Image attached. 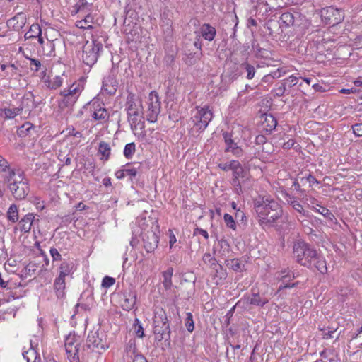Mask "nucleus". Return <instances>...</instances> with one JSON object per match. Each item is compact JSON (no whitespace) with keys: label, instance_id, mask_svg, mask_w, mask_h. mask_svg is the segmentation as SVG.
I'll return each instance as SVG.
<instances>
[{"label":"nucleus","instance_id":"f03ea898","mask_svg":"<svg viewBox=\"0 0 362 362\" xmlns=\"http://www.w3.org/2000/svg\"><path fill=\"white\" fill-rule=\"evenodd\" d=\"M255 211L262 226L274 223L282 215V210L277 202L268 197L259 198L254 202Z\"/></svg>","mask_w":362,"mask_h":362},{"label":"nucleus","instance_id":"c85d7f7f","mask_svg":"<svg viewBox=\"0 0 362 362\" xmlns=\"http://www.w3.org/2000/svg\"><path fill=\"white\" fill-rule=\"evenodd\" d=\"M22 110V107L13 108H0V117L5 119H13L18 115H20Z\"/></svg>","mask_w":362,"mask_h":362},{"label":"nucleus","instance_id":"c756f323","mask_svg":"<svg viewBox=\"0 0 362 362\" xmlns=\"http://www.w3.org/2000/svg\"><path fill=\"white\" fill-rule=\"evenodd\" d=\"M65 279L62 278H56L54 283V288L55 291V293L58 298H63L65 296Z\"/></svg>","mask_w":362,"mask_h":362},{"label":"nucleus","instance_id":"cd10ccee","mask_svg":"<svg viewBox=\"0 0 362 362\" xmlns=\"http://www.w3.org/2000/svg\"><path fill=\"white\" fill-rule=\"evenodd\" d=\"M35 221V216L33 214H28L25 215L19 222L21 230L25 233L29 232Z\"/></svg>","mask_w":362,"mask_h":362},{"label":"nucleus","instance_id":"7c9ffc66","mask_svg":"<svg viewBox=\"0 0 362 362\" xmlns=\"http://www.w3.org/2000/svg\"><path fill=\"white\" fill-rule=\"evenodd\" d=\"M75 8H76V13L81 15L86 14L90 11L92 4H89L86 0H78Z\"/></svg>","mask_w":362,"mask_h":362},{"label":"nucleus","instance_id":"4be33fe9","mask_svg":"<svg viewBox=\"0 0 362 362\" xmlns=\"http://www.w3.org/2000/svg\"><path fill=\"white\" fill-rule=\"evenodd\" d=\"M194 46L196 47L197 51L194 53H186L187 55H188V57L186 60V63L188 65H193L195 64L198 61L200 60L202 52V40L200 39V35H197L196 37L195 41L193 43Z\"/></svg>","mask_w":362,"mask_h":362},{"label":"nucleus","instance_id":"423d86ee","mask_svg":"<svg viewBox=\"0 0 362 362\" xmlns=\"http://www.w3.org/2000/svg\"><path fill=\"white\" fill-rule=\"evenodd\" d=\"M213 118V112L209 106L197 107L195 114L191 117L193 127L192 132L199 134L208 126Z\"/></svg>","mask_w":362,"mask_h":362},{"label":"nucleus","instance_id":"a211bd4d","mask_svg":"<svg viewBox=\"0 0 362 362\" xmlns=\"http://www.w3.org/2000/svg\"><path fill=\"white\" fill-rule=\"evenodd\" d=\"M144 247L147 252H153L158 247V236L153 230H148L142 235Z\"/></svg>","mask_w":362,"mask_h":362},{"label":"nucleus","instance_id":"412c9836","mask_svg":"<svg viewBox=\"0 0 362 362\" xmlns=\"http://www.w3.org/2000/svg\"><path fill=\"white\" fill-rule=\"evenodd\" d=\"M136 301V293L135 291L129 289V291H125L122 293V298L121 300V306L123 310L129 311L132 310Z\"/></svg>","mask_w":362,"mask_h":362},{"label":"nucleus","instance_id":"8fccbe9b","mask_svg":"<svg viewBox=\"0 0 362 362\" xmlns=\"http://www.w3.org/2000/svg\"><path fill=\"white\" fill-rule=\"evenodd\" d=\"M9 170H11L9 167L8 162L0 155V170L6 173V171L9 172Z\"/></svg>","mask_w":362,"mask_h":362},{"label":"nucleus","instance_id":"ddd939ff","mask_svg":"<svg viewBox=\"0 0 362 362\" xmlns=\"http://www.w3.org/2000/svg\"><path fill=\"white\" fill-rule=\"evenodd\" d=\"M145 0H127L125 8V19H138L144 12ZM126 20H124L125 21Z\"/></svg>","mask_w":362,"mask_h":362},{"label":"nucleus","instance_id":"dca6fc26","mask_svg":"<svg viewBox=\"0 0 362 362\" xmlns=\"http://www.w3.org/2000/svg\"><path fill=\"white\" fill-rule=\"evenodd\" d=\"M275 278L282 284L279 286L276 294L279 293L283 289L286 288H292L296 286V284H288V282L294 279V274L288 269H284L275 274Z\"/></svg>","mask_w":362,"mask_h":362},{"label":"nucleus","instance_id":"f3484780","mask_svg":"<svg viewBox=\"0 0 362 362\" xmlns=\"http://www.w3.org/2000/svg\"><path fill=\"white\" fill-rule=\"evenodd\" d=\"M303 21V17L298 12H295L294 13L286 12L282 13L280 17L281 23L285 25L286 27H299Z\"/></svg>","mask_w":362,"mask_h":362},{"label":"nucleus","instance_id":"4468645a","mask_svg":"<svg viewBox=\"0 0 362 362\" xmlns=\"http://www.w3.org/2000/svg\"><path fill=\"white\" fill-rule=\"evenodd\" d=\"M86 346L89 349H97L98 351L105 350L107 348L105 341L103 340V333H99L98 331L90 332L88 334L86 339Z\"/></svg>","mask_w":362,"mask_h":362},{"label":"nucleus","instance_id":"0e129e2a","mask_svg":"<svg viewBox=\"0 0 362 362\" xmlns=\"http://www.w3.org/2000/svg\"><path fill=\"white\" fill-rule=\"evenodd\" d=\"M66 131H67L69 135H71V136H73L77 137V138L82 137L81 132H80L78 131H76L74 127L67 128Z\"/></svg>","mask_w":362,"mask_h":362},{"label":"nucleus","instance_id":"a19ab883","mask_svg":"<svg viewBox=\"0 0 362 362\" xmlns=\"http://www.w3.org/2000/svg\"><path fill=\"white\" fill-rule=\"evenodd\" d=\"M126 352L127 356L132 358L134 356L137 354L136 346L134 341H129L126 346Z\"/></svg>","mask_w":362,"mask_h":362},{"label":"nucleus","instance_id":"37998d69","mask_svg":"<svg viewBox=\"0 0 362 362\" xmlns=\"http://www.w3.org/2000/svg\"><path fill=\"white\" fill-rule=\"evenodd\" d=\"M241 66L246 71V72H247L246 77L247 79H252L254 78L256 71H255V68L252 65H251L248 63H243L241 64Z\"/></svg>","mask_w":362,"mask_h":362},{"label":"nucleus","instance_id":"774afa93","mask_svg":"<svg viewBox=\"0 0 362 362\" xmlns=\"http://www.w3.org/2000/svg\"><path fill=\"white\" fill-rule=\"evenodd\" d=\"M266 141H267V138L265 137V136L259 134L256 136L255 143L257 144H258V145L264 144L266 143Z\"/></svg>","mask_w":362,"mask_h":362},{"label":"nucleus","instance_id":"9d476101","mask_svg":"<svg viewBox=\"0 0 362 362\" xmlns=\"http://www.w3.org/2000/svg\"><path fill=\"white\" fill-rule=\"evenodd\" d=\"M82 88L79 83H74L69 88L61 91L63 98L59 101V105L64 108L74 105L81 93Z\"/></svg>","mask_w":362,"mask_h":362},{"label":"nucleus","instance_id":"6ab92c4d","mask_svg":"<svg viewBox=\"0 0 362 362\" xmlns=\"http://www.w3.org/2000/svg\"><path fill=\"white\" fill-rule=\"evenodd\" d=\"M223 137L226 144L225 152H230L236 157L242 156L243 149L235 142L230 133L223 132Z\"/></svg>","mask_w":362,"mask_h":362},{"label":"nucleus","instance_id":"bb28decb","mask_svg":"<svg viewBox=\"0 0 362 362\" xmlns=\"http://www.w3.org/2000/svg\"><path fill=\"white\" fill-rule=\"evenodd\" d=\"M200 33L206 40L212 41L216 35V30L210 24L204 23L200 28Z\"/></svg>","mask_w":362,"mask_h":362},{"label":"nucleus","instance_id":"49530a36","mask_svg":"<svg viewBox=\"0 0 362 362\" xmlns=\"http://www.w3.org/2000/svg\"><path fill=\"white\" fill-rule=\"evenodd\" d=\"M238 160H231L230 162L222 163L218 165V167L223 171L233 170V166H235Z\"/></svg>","mask_w":362,"mask_h":362},{"label":"nucleus","instance_id":"4c0bfd02","mask_svg":"<svg viewBox=\"0 0 362 362\" xmlns=\"http://www.w3.org/2000/svg\"><path fill=\"white\" fill-rule=\"evenodd\" d=\"M316 206H319V209H317V212L319 214H322L324 217L331 221H336L334 215L328 209L319 204H316Z\"/></svg>","mask_w":362,"mask_h":362},{"label":"nucleus","instance_id":"aec40b11","mask_svg":"<svg viewBox=\"0 0 362 362\" xmlns=\"http://www.w3.org/2000/svg\"><path fill=\"white\" fill-rule=\"evenodd\" d=\"M90 107L93 108L92 117L94 120L106 122L109 119V112L98 101H93L90 104Z\"/></svg>","mask_w":362,"mask_h":362},{"label":"nucleus","instance_id":"052dcab7","mask_svg":"<svg viewBox=\"0 0 362 362\" xmlns=\"http://www.w3.org/2000/svg\"><path fill=\"white\" fill-rule=\"evenodd\" d=\"M49 252L54 261L62 259V255L56 248L51 247Z\"/></svg>","mask_w":362,"mask_h":362},{"label":"nucleus","instance_id":"7ed1b4c3","mask_svg":"<svg viewBox=\"0 0 362 362\" xmlns=\"http://www.w3.org/2000/svg\"><path fill=\"white\" fill-rule=\"evenodd\" d=\"M5 178L8 189L16 199L23 200L28 196L30 192L28 180L24 177L23 172L9 170Z\"/></svg>","mask_w":362,"mask_h":362},{"label":"nucleus","instance_id":"79ce46f5","mask_svg":"<svg viewBox=\"0 0 362 362\" xmlns=\"http://www.w3.org/2000/svg\"><path fill=\"white\" fill-rule=\"evenodd\" d=\"M186 318L185 320V325L189 332H192L194 329V323L193 317L191 313H187Z\"/></svg>","mask_w":362,"mask_h":362},{"label":"nucleus","instance_id":"1a4fd4ad","mask_svg":"<svg viewBox=\"0 0 362 362\" xmlns=\"http://www.w3.org/2000/svg\"><path fill=\"white\" fill-rule=\"evenodd\" d=\"M160 112V101L156 91L152 90L148 95L147 108L144 110L145 117L151 123H154L158 119Z\"/></svg>","mask_w":362,"mask_h":362},{"label":"nucleus","instance_id":"5701e85b","mask_svg":"<svg viewBox=\"0 0 362 362\" xmlns=\"http://www.w3.org/2000/svg\"><path fill=\"white\" fill-rule=\"evenodd\" d=\"M26 23V16L25 13H18L14 17L7 21V25L13 30L18 31L22 29Z\"/></svg>","mask_w":362,"mask_h":362},{"label":"nucleus","instance_id":"e433bc0d","mask_svg":"<svg viewBox=\"0 0 362 362\" xmlns=\"http://www.w3.org/2000/svg\"><path fill=\"white\" fill-rule=\"evenodd\" d=\"M7 216L8 219L13 223H15L18 220V207L16 204L11 205L7 212Z\"/></svg>","mask_w":362,"mask_h":362},{"label":"nucleus","instance_id":"13d9d810","mask_svg":"<svg viewBox=\"0 0 362 362\" xmlns=\"http://www.w3.org/2000/svg\"><path fill=\"white\" fill-rule=\"evenodd\" d=\"M203 260L205 263L208 262L211 266L216 264V259L214 257H212L209 253H206L204 255Z\"/></svg>","mask_w":362,"mask_h":362},{"label":"nucleus","instance_id":"a878e982","mask_svg":"<svg viewBox=\"0 0 362 362\" xmlns=\"http://www.w3.org/2000/svg\"><path fill=\"white\" fill-rule=\"evenodd\" d=\"M276 125L277 120L272 115H264V119L262 124L263 131L270 134L276 128Z\"/></svg>","mask_w":362,"mask_h":362},{"label":"nucleus","instance_id":"bf43d9fd","mask_svg":"<svg viewBox=\"0 0 362 362\" xmlns=\"http://www.w3.org/2000/svg\"><path fill=\"white\" fill-rule=\"evenodd\" d=\"M300 180L301 181H303L304 180H305L307 182H309L310 184V186H313L314 184H318L319 182L318 180L314 177L311 174H309L306 177H300Z\"/></svg>","mask_w":362,"mask_h":362},{"label":"nucleus","instance_id":"2eb2a0df","mask_svg":"<svg viewBox=\"0 0 362 362\" xmlns=\"http://www.w3.org/2000/svg\"><path fill=\"white\" fill-rule=\"evenodd\" d=\"M268 303L267 298H262L259 293H252L250 296H245L240 300L237 303V305L243 304V307L245 309H250V305H256L263 307Z\"/></svg>","mask_w":362,"mask_h":362},{"label":"nucleus","instance_id":"680f3d73","mask_svg":"<svg viewBox=\"0 0 362 362\" xmlns=\"http://www.w3.org/2000/svg\"><path fill=\"white\" fill-rule=\"evenodd\" d=\"M193 235H202L206 240H207L209 238L208 232L206 230H205L202 228H196L194 230Z\"/></svg>","mask_w":362,"mask_h":362},{"label":"nucleus","instance_id":"338daca9","mask_svg":"<svg viewBox=\"0 0 362 362\" xmlns=\"http://www.w3.org/2000/svg\"><path fill=\"white\" fill-rule=\"evenodd\" d=\"M295 143H296L295 140L291 139H288L286 142H284L282 147L284 149H291V148L293 147Z\"/></svg>","mask_w":362,"mask_h":362},{"label":"nucleus","instance_id":"72a5a7b5","mask_svg":"<svg viewBox=\"0 0 362 362\" xmlns=\"http://www.w3.org/2000/svg\"><path fill=\"white\" fill-rule=\"evenodd\" d=\"M173 273V268H168L166 271L163 272V284L164 288L168 290L170 289L172 286V276Z\"/></svg>","mask_w":362,"mask_h":362},{"label":"nucleus","instance_id":"b1692460","mask_svg":"<svg viewBox=\"0 0 362 362\" xmlns=\"http://www.w3.org/2000/svg\"><path fill=\"white\" fill-rule=\"evenodd\" d=\"M283 198L286 200L288 204L291 205L294 210L301 214L304 216H308V211H305L301 204L298 202L294 197H292L287 192H282Z\"/></svg>","mask_w":362,"mask_h":362},{"label":"nucleus","instance_id":"e2e57ef3","mask_svg":"<svg viewBox=\"0 0 362 362\" xmlns=\"http://www.w3.org/2000/svg\"><path fill=\"white\" fill-rule=\"evenodd\" d=\"M289 87L296 86L298 82V78L294 76H291L285 80Z\"/></svg>","mask_w":362,"mask_h":362},{"label":"nucleus","instance_id":"a18cd8bd","mask_svg":"<svg viewBox=\"0 0 362 362\" xmlns=\"http://www.w3.org/2000/svg\"><path fill=\"white\" fill-rule=\"evenodd\" d=\"M134 332L138 337L142 338L144 336V328L140 321L136 318L134 322Z\"/></svg>","mask_w":362,"mask_h":362},{"label":"nucleus","instance_id":"20e7f679","mask_svg":"<svg viewBox=\"0 0 362 362\" xmlns=\"http://www.w3.org/2000/svg\"><path fill=\"white\" fill-rule=\"evenodd\" d=\"M141 108H142L141 100L134 94L129 93L127 97L126 110L132 129H136L138 127L141 129L144 128V122L142 120L144 119L143 116L144 114V110H140Z\"/></svg>","mask_w":362,"mask_h":362},{"label":"nucleus","instance_id":"6e6552de","mask_svg":"<svg viewBox=\"0 0 362 362\" xmlns=\"http://www.w3.org/2000/svg\"><path fill=\"white\" fill-rule=\"evenodd\" d=\"M232 172L233 178L231 180V184L234 187L235 192L240 195L243 193L244 190L247 188V182L249 179L247 173L239 161L236 162Z\"/></svg>","mask_w":362,"mask_h":362},{"label":"nucleus","instance_id":"c9c22d12","mask_svg":"<svg viewBox=\"0 0 362 362\" xmlns=\"http://www.w3.org/2000/svg\"><path fill=\"white\" fill-rule=\"evenodd\" d=\"M47 86L52 89H57L59 88L63 83V78L60 76H56L53 78H50L47 81Z\"/></svg>","mask_w":362,"mask_h":362},{"label":"nucleus","instance_id":"f8f14e48","mask_svg":"<svg viewBox=\"0 0 362 362\" xmlns=\"http://www.w3.org/2000/svg\"><path fill=\"white\" fill-rule=\"evenodd\" d=\"M64 346L69 361L79 362V337H77L75 334H69L65 339Z\"/></svg>","mask_w":362,"mask_h":362},{"label":"nucleus","instance_id":"f704fd0d","mask_svg":"<svg viewBox=\"0 0 362 362\" xmlns=\"http://www.w3.org/2000/svg\"><path fill=\"white\" fill-rule=\"evenodd\" d=\"M110 146L105 141H100L98 146V152L103 155L105 160H107L110 155Z\"/></svg>","mask_w":362,"mask_h":362},{"label":"nucleus","instance_id":"3c124183","mask_svg":"<svg viewBox=\"0 0 362 362\" xmlns=\"http://www.w3.org/2000/svg\"><path fill=\"white\" fill-rule=\"evenodd\" d=\"M30 60V67L32 71H38L40 66L41 63L39 60L35 59H29Z\"/></svg>","mask_w":362,"mask_h":362},{"label":"nucleus","instance_id":"9b49d317","mask_svg":"<svg viewBox=\"0 0 362 362\" xmlns=\"http://www.w3.org/2000/svg\"><path fill=\"white\" fill-rule=\"evenodd\" d=\"M320 17L324 23L334 26L344 20V14L342 11L329 6L321 9Z\"/></svg>","mask_w":362,"mask_h":362},{"label":"nucleus","instance_id":"864d4df0","mask_svg":"<svg viewBox=\"0 0 362 362\" xmlns=\"http://www.w3.org/2000/svg\"><path fill=\"white\" fill-rule=\"evenodd\" d=\"M286 91V83H281L274 89L275 95L281 97L284 95Z\"/></svg>","mask_w":362,"mask_h":362},{"label":"nucleus","instance_id":"de8ad7c7","mask_svg":"<svg viewBox=\"0 0 362 362\" xmlns=\"http://www.w3.org/2000/svg\"><path fill=\"white\" fill-rule=\"evenodd\" d=\"M115 283V279L112 277L106 276L102 281V286L104 288H109Z\"/></svg>","mask_w":362,"mask_h":362},{"label":"nucleus","instance_id":"69168bd1","mask_svg":"<svg viewBox=\"0 0 362 362\" xmlns=\"http://www.w3.org/2000/svg\"><path fill=\"white\" fill-rule=\"evenodd\" d=\"M132 362H148L146 358L141 354H137L132 358Z\"/></svg>","mask_w":362,"mask_h":362},{"label":"nucleus","instance_id":"393cba45","mask_svg":"<svg viewBox=\"0 0 362 362\" xmlns=\"http://www.w3.org/2000/svg\"><path fill=\"white\" fill-rule=\"evenodd\" d=\"M117 82L112 75L105 77L103 81V89L109 95H114L117 89Z\"/></svg>","mask_w":362,"mask_h":362},{"label":"nucleus","instance_id":"c03bdc74","mask_svg":"<svg viewBox=\"0 0 362 362\" xmlns=\"http://www.w3.org/2000/svg\"><path fill=\"white\" fill-rule=\"evenodd\" d=\"M223 219L228 228H231L233 230H236V224L233 217L231 215L225 214L223 216Z\"/></svg>","mask_w":362,"mask_h":362},{"label":"nucleus","instance_id":"58836bf2","mask_svg":"<svg viewBox=\"0 0 362 362\" xmlns=\"http://www.w3.org/2000/svg\"><path fill=\"white\" fill-rule=\"evenodd\" d=\"M227 265L229 266L235 272H241L244 267V264L239 259H230L228 262Z\"/></svg>","mask_w":362,"mask_h":362},{"label":"nucleus","instance_id":"ea45409f","mask_svg":"<svg viewBox=\"0 0 362 362\" xmlns=\"http://www.w3.org/2000/svg\"><path fill=\"white\" fill-rule=\"evenodd\" d=\"M136 146L134 142L126 144L124 149V156L127 158H131L133 154L135 153Z\"/></svg>","mask_w":362,"mask_h":362},{"label":"nucleus","instance_id":"2f4dec72","mask_svg":"<svg viewBox=\"0 0 362 362\" xmlns=\"http://www.w3.org/2000/svg\"><path fill=\"white\" fill-rule=\"evenodd\" d=\"M73 269V264L63 262L59 267V278L65 279V277L71 274Z\"/></svg>","mask_w":362,"mask_h":362},{"label":"nucleus","instance_id":"6e6d98bb","mask_svg":"<svg viewBox=\"0 0 362 362\" xmlns=\"http://www.w3.org/2000/svg\"><path fill=\"white\" fill-rule=\"evenodd\" d=\"M353 133L356 136H362V123H358L352 126Z\"/></svg>","mask_w":362,"mask_h":362},{"label":"nucleus","instance_id":"39448f33","mask_svg":"<svg viewBox=\"0 0 362 362\" xmlns=\"http://www.w3.org/2000/svg\"><path fill=\"white\" fill-rule=\"evenodd\" d=\"M153 334L158 341L170 340V322L165 311L163 308H156L153 317Z\"/></svg>","mask_w":362,"mask_h":362},{"label":"nucleus","instance_id":"4d7b16f0","mask_svg":"<svg viewBox=\"0 0 362 362\" xmlns=\"http://www.w3.org/2000/svg\"><path fill=\"white\" fill-rule=\"evenodd\" d=\"M32 127V124L30 123H26L22 125L18 131V134L20 136H25V134L30 130Z\"/></svg>","mask_w":362,"mask_h":362},{"label":"nucleus","instance_id":"603ef678","mask_svg":"<svg viewBox=\"0 0 362 362\" xmlns=\"http://www.w3.org/2000/svg\"><path fill=\"white\" fill-rule=\"evenodd\" d=\"M81 16L83 17L84 25L88 26V24H90L92 25L94 21V17L90 14V12L86 13V14H81Z\"/></svg>","mask_w":362,"mask_h":362},{"label":"nucleus","instance_id":"0eeeda50","mask_svg":"<svg viewBox=\"0 0 362 362\" xmlns=\"http://www.w3.org/2000/svg\"><path fill=\"white\" fill-rule=\"evenodd\" d=\"M103 49V45L97 40L87 41L83 47L82 61L84 64L90 68L98 58L99 52Z\"/></svg>","mask_w":362,"mask_h":362},{"label":"nucleus","instance_id":"473e14b6","mask_svg":"<svg viewBox=\"0 0 362 362\" xmlns=\"http://www.w3.org/2000/svg\"><path fill=\"white\" fill-rule=\"evenodd\" d=\"M42 35L41 28L38 24H33L30 27V30L25 34V39L35 38L37 36Z\"/></svg>","mask_w":362,"mask_h":362},{"label":"nucleus","instance_id":"09e8293b","mask_svg":"<svg viewBox=\"0 0 362 362\" xmlns=\"http://www.w3.org/2000/svg\"><path fill=\"white\" fill-rule=\"evenodd\" d=\"M129 165H127L124 167V172L126 176H129L131 178L135 177L138 173L137 169L136 168H129Z\"/></svg>","mask_w":362,"mask_h":362},{"label":"nucleus","instance_id":"5fc2aeb1","mask_svg":"<svg viewBox=\"0 0 362 362\" xmlns=\"http://www.w3.org/2000/svg\"><path fill=\"white\" fill-rule=\"evenodd\" d=\"M47 47L49 49V52L46 54L48 57H55V45L53 41H49L47 43Z\"/></svg>","mask_w":362,"mask_h":362},{"label":"nucleus","instance_id":"f257e3e1","mask_svg":"<svg viewBox=\"0 0 362 362\" xmlns=\"http://www.w3.org/2000/svg\"><path fill=\"white\" fill-rule=\"evenodd\" d=\"M293 252L296 262L301 266L311 270H317L322 274L327 272L325 258L310 244L303 240H296L293 243Z\"/></svg>","mask_w":362,"mask_h":362}]
</instances>
